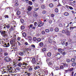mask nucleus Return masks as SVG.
I'll return each instance as SVG.
<instances>
[{
  "mask_svg": "<svg viewBox=\"0 0 76 76\" xmlns=\"http://www.w3.org/2000/svg\"><path fill=\"white\" fill-rule=\"evenodd\" d=\"M28 3L29 4H30V5H32V2H31V1H29L28 2Z\"/></svg>",
  "mask_w": 76,
  "mask_h": 76,
  "instance_id": "39",
  "label": "nucleus"
},
{
  "mask_svg": "<svg viewBox=\"0 0 76 76\" xmlns=\"http://www.w3.org/2000/svg\"><path fill=\"white\" fill-rule=\"evenodd\" d=\"M10 31H13V27L12 26L10 28V29H9Z\"/></svg>",
  "mask_w": 76,
  "mask_h": 76,
  "instance_id": "44",
  "label": "nucleus"
},
{
  "mask_svg": "<svg viewBox=\"0 0 76 76\" xmlns=\"http://www.w3.org/2000/svg\"><path fill=\"white\" fill-rule=\"evenodd\" d=\"M17 15H20V11H18L17 12Z\"/></svg>",
  "mask_w": 76,
  "mask_h": 76,
  "instance_id": "37",
  "label": "nucleus"
},
{
  "mask_svg": "<svg viewBox=\"0 0 76 76\" xmlns=\"http://www.w3.org/2000/svg\"><path fill=\"white\" fill-rule=\"evenodd\" d=\"M37 16H38V15H37V14L36 13H34V17H35V18H36V17H37Z\"/></svg>",
  "mask_w": 76,
  "mask_h": 76,
  "instance_id": "36",
  "label": "nucleus"
},
{
  "mask_svg": "<svg viewBox=\"0 0 76 76\" xmlns=\"http://www.w3.org/2000/svg\"><path fill=\"white\" fill-rule=\"evenodd\" d=\"M63 66H65V67H67L68 66V65L66 64V63H63Z\"/></svg>",
  "mask_w": 76,
  "mask_h": 76,
  "instance_id": "19",
  "label": "nucleus"
},
{
  "mask_svg": "<svg viewBox=\"0 0 76 76\" xmlns=\"http://www.w3.org/2000/svg\"><path fill=\"white\" fill-rule=\"evenodd\" d=\"M29 71H32V68L31 67H30V68H29V69H28Z\"/></svg>",
  "mask_w": 76,
  "mask_h": 76,
  "instance_id": "53",
  "label": "nucleus"
},
{
  "mask_svg": "<svg viewBox=\"0 0 76 76\" xmlns=\"http://www.w3.org/2000/svg\"><path fill=\"white\" fill-rule=\"evenodd\" d=\"M19 54L21 56H23V52H20V53H19Z\"/></svg>",
  "mask_w": 76,
  "mask_h": 76,
  "instance_id": "35",
  "label": "nucleus"
},
{
  "mask_svg": "<svg viewBox=\"0 0 76 76\" xmlns=\"http://www.w3.org/2000/svg\"><path fill=\"white\" fill-rule=\"evenodd\" d=\"M7 68H8V69L9 70L12 69V68L10 66H8L7 67Z\"/></svg>",
  "mask_w": 76,
  "mask_h": 76,
  "instance_id": "22",
  "label": "nucleus"
},
{
  "mask_svg": "<svg viewBox=\"0 0 76 76\" xmlns=\"http://www.w3.org/2000/svg\"><path fill=\"white\" fill-rule=\"evenodd\" d=\"M51 17H52V18H54V14H51Z\"/></svg>",
  "mask_w": 76,
  "mask_h": 76,
  "instance_id": "57",
  "label": "nucleus"
},
{
  "mask_svg": "<svg viewBox=\"0 0 76 76\" xmlns=\"http://www.w3.org/2000/svg\"><path fill=\"white\" fill-rule=\"evenodd\" d=\"M16 70H18V71H20V68L18 67H17L16 69Z\"/></svg>",
  "mask_w": 76,
  "mask_h": 76,
  "instance_id": "47",
  "label": "nucleus"
},
{
  "mask_svg": "<svg viewBox=\"0 0 76 76\" xmlns=\"http://www.w3.org/2000/svg\"><path fill=\"white\" fill-rule=\"evenodd\" d=\"M18 63V61L17 60H15L14 63H15V64H17Z\"/></svg>",
  "mask_w": 76,
  "mask_h": 76,
  "instance_id": "58",
  "label": "nucleus"
},
{
  "mask_svg": "<svg viewBox=\"0 0 76 76\" xmlns=\"http://www.w3.org/2000/svg\"><path fill=\"white\" fill-rule=\"evenodd\" d=\"M31 10H32V8L31 7L28 6V11H31Z\"/></svg>",
  "mask_w": 76,
  "mask_h": 76,
  "instance_id": "20",
  "label": "nucleus"
},
{
  "mask_svg": "<svg viewBox=\"0 0 76 76\" xmlns=\"http://www.w3.org/2000/svg\"><path fill=\"white\" fill-rule=\"evenodd\" d=\"M71 61L72 62H75V59L74 58H72Z\"/></svg>",
  "mask_w": 76,
  "mask_h": 76,
  "instance_id": "31",
  "label": "nucleus"
},
{
  "mask_svg": "<svg viewBox=\"0 0 76 76\" xmlns=\"http://www.w3.org/2000/svg\"><path fill=\"white\" fill-rule=\"evenodd\" d=\"M25 44L26 45H28V42H25Z\"/></svg>",
  "mask_w": 76,
  "mask_h": 76,
  "instance_id": "63",
  "label": "nucleus"
},
{
  "mask_svg": "<svg viewBox=\"0 0 76 76\" xmlns=\"http://www.w3.org/2000/svg\"><path fill=\"white\" fill-rule=\"evenodd\" d=\"M50 31L52 32H53V28L51 27L50 28Z\"/></svg>",
  "mask_w": 76,
  "mask_h": 76,
  "instance_id": "56",
  "label": "nucleus"
},
{
  "mask_svg": "<svg viewBox=\"0 0 76 76\" xmlns=\"http://www.w3.org/2000/svg\"><path fill=\"white\" fill-rule=\"evenodd\" d=\"M53 64V63L51 62H49L48 63V64H49V66H51V65H52V64Z\"/></svg>",
  "mask_w": 76,
  "mask_h": 76,
  "instance_id": "50",
  "label": "nucleus"
},
{
  "mask_svg": "<svg viewBox=\"0 0 76 76\" xmlns=\"http://www.w3.org/2000/svg\"><path fill=\"white\" fill-rule=\"evenodd\" d=\"M20 21L21 22V23H24V20L23 19H21Z\"/></svg>",
  "mask_w": 76,
  "mask_h": 76,
  "instance_id": "41",
  "label": "nucleus"
},
{
  "mask_svg": "<svg viewBox=\"0 0 76 76\" xmlns=\"http://www.w3.org/2000/svg\"><path fill=\"white\" fill-rule=\"evenodd\" d=\"M70 31L67 30L65 32V34L66 35H67L68 36H70Z\"/></svg>",
  "mask_w": 76,
  "mask_h": 76,
  "instance_id": "9",
  "label": "nucleus"
},
{
  "mask_svg": "<svg viewBox=\"0 0 76 76\" xmlns=\"http://www.w3.org/2000/svg\"><path fill=\"white\" fill-rule=\"evenodd\" d=\"M44 72L45 74L46 75H48V70H45L44 71Z\"/></svg>",
  "mask_w": 76,
  "mask_h": 76,
  "instance_id": "18",
  "label": "nucleus"
},
{
  "mask_svg": "<svg viewBox=\"0 0 76 76\" xmlns=\"http://www.w3.org/2000/svg\"><path fill=\"white\" fill-rule=\"evenodd\" d=\"M17 65L18 67H20L22 68L25 67V66H26L28 64L24 62L22 63H20L18 64Z\"/></svg>",
  "mask_w": 76,
  "mask_h": 76,
  "instance_id": "1",
  "label": "nucleus"
},
{
  "mask_svg": "<svg viewBox=\"0 0 76 76\" xmlns=\"http://www.w3.org/2000/svg\"><path fill=\"white\" fill-rule=\"evenodd\" d=\"M4 17L5 18H9V16L7 15H4Z\"/></svg>",
  "mask_w": 76,
  "mask_h": 76,
  "instance_id": "49",
  "label": "nucleus"
},
{
  "mask_svg": "<svg viewBox=\"0 0 76 76\" xmlns=\"http://www.w3.org/2000/svg\"><path fill=\"white\" fill-rule=\"evenodd\" d=\"M48 41L50 42V43H52V41H51V39H49Z\"/></svg>",
  "mask_w": 76,
  "mask_h": 76,
  "instance_id": "55",
  "label": "nucleus"
},
{
  "mask_svg": "<svg viewBox=\"0 0 76 76\" xmlns=\"http://www.w3.org/2000/svg\"><path fill=\"white\" fill-rule=\"evenodd\" d=\"M76 65V63L75 62H73L72 64V66H75Z\"/></svg>",
  "mask_w": 76,
  "mask_h": 76,
  "instance_id": "27",
  "label": "nucleus"
},
{
  "mask_svg": "<svg viewBox=\"0 0 76 76\" xmlns=\"http://www.w3.org/2000/svg\"><path fill=\"white\" fill-rule=\"evenodd\" d=\"M37 22H35L34 23V26L37 27Z\"/></svg>",
  "mask_w": 76,
  "mask_h": 76,
  "instance_id": "46",
  "label": "nucleus"
},
{
  "mask_svg": "<svg viewBox=\"0 0 76 76\" xmlns=\"http://www.w3.org/2000/svg\"><path fill=\"white\" fill-rule=\"evenodd\" d=\"M41 8L42 9H45V5H42L41 6Z\"/></svg>",
  "mask_w": 76,
  "mask_h": 76,
  "instance_id": "14",
  "label": "nucleus"
},
{
  "mask_svg": "<svg viewBox=\"0 0 76 76\" xmlns=\"http://www.w3.org/2000/svg\"><path fill=\"white\" fill-rule=\"evenodd\" d=\"M28 37L29 39V41H32V37L29 36H28Z\"/></svg>",
  "mask_w": 76,
  "mask_h": 76,
  "instance_id": "21",
  "label": "nucleus"
},
{
  "mask_svg": "<svg viewBox=\"0 0 76 76\" xmlns=\"http://www.w3.org/2000/svg\"><path fill=\"white\" fill-rule=\"evenodd\" d=\"M49 24H50V25L51 24V23H52V20H50L49 21Z\"/></svg>",
  "mask_w": 76,
  "mask_h": 76,
  "instance_id": "42",
  "label": "nucleus"
},
{
  "mask_svg": "<svg viewBox=\"0 0 76 76\" xmlns=\"http://www.w3.org/2000/svg\"><path fill=\"white\" fill-rule=\"evenodd\" d=\"M39 45L40 47H43V45H44V44L42 42H41L39 44Z\"/></svg>",
  "mask_w": 76,
  "mask_h": 76,
  "instance_id": "12",
  "label": "nucleus"
},
{
  "mask_svg": "<svg viewBox=\"0 0 76 76\" xmlns=\"http://www.w3.org/2000/svg\"><path fill=\"white\" fill-rule=\"evenodd\" d=\"M16 42V41L15 40H12L10 42V43L11 44H12V47H15L16 46V43L15 42Z\"/></svg>",
  "mask_w": 76,
  "mask_h": 76,
  "instance_id": "2",
  "label": "nucleus"
},
{
  "mask_svg": "<svg viewBox=\"0 0 76 76\" xmlns=\"http://www.w3.org/2000/svg\"><path fill=\"white\" fill-rule=\"evenodd\" d=\"M47 55L48 57H50L51 56V53L50 52H49L47 53Z\"/></svg>",
  "mask_w": 76,
  "mask_h": 76,
  "instance_id": "26",
  "label": "nucleus"
},
{
  "mask_svg": "<svg viewBox=\"0 0 76 76\" xmlns=\"http://www.w3.org/2000/svg\"><path fill=\"white\" fill-rule=\"evenodd\" d=\"M4 60L6 61H7V62H9L10 61L11 59L9 57L7 56L5 58Z\"/></svg>",
  "mask_w": 76,
  "mask_h": 76,
  "instance_id": "3",
  "label": "nucleus"
},
{
  "mask_svg": "<svg viewBox=\"0 0 76 76\" xmlns=\"http://www.w3.org/2000/svg\"><path fill=\"white\" fill-rule=\"evenodd\" d=\"M58 52L60 53H63V51H64V50L62 49L61 48H58Z\"/></svg>",
  "mask_w": 76,
  "mask_h": 76,
  "instance_id": "6",
  "label": "nucleus"
},
{
  "mask_svg": "<svg viewBox=\"0 0 76 76\" xmlns=\"http://www.w3.org/2000/svg\"><path fill=\"white\" fill-rule=\"evenodd\" d=\"M25 27L24 26H23L22 25L20 27V29H21L23 30L25 29Z\"/></svg>",
  "mask_w": 76,
  "mask_h": 76,
  "instance_id": "23",
  "label": "nucleus"
},
{
  "mask_svg": "<svg viewBox=\"0 0 76 76\" xmlns=\"http://www.w3.org/2000/svg\"><path fill=\"white\" fill-rule=\"evenodd\" d=\"M47 13V11L45 10L43 11L42 12V13L43 14V15H44L45 14H46V13Z\"/></svg>",
  "mask_w": 76,
  "mask_h": 76,
  "instance_id": "32",
  "label": "nucleus"
},
{
  "mask_svg": "<svg viewBox=\"0 0 76 76\" xmlns=\"http://www.w3.org/2000/svg\"><path fill=\"white\" fill-rule=\"evenodd\" d=\"M76 28V26H75L74 27H69V29H70V30H73V29L74 28Z\"/></svg>",
  "mask_w": 76,
  "mask_h": 76,
  "instance_id": "17",
  "label": "nucleus"
},
{
  "mask_svg": "<svg viewBox=\"0 0 76 76\" xmlns=\"http://www.w3.org/2000/svg\"><path fill=\"white\" fill-rule=\"evenodd\" d=\"M10 46V44L8 43L7 44V46H5V47H9Z\"/></svg>",
  "mask_w": 76,
  "mask_h": 76,
  "instance_id": "34",
  "label": "nucleus"
},
{
  "mask_svg": "<svg viewBox=\"0 0 76 76\" xmlns=\"http://www.w3.org/2000/svg\"><path fill=\"white\" fill-rule=\"evenodd\" d=\"M26 75H27L28 76H29L31 75V74H30V73H27Z\"/></svg>",
  "mask_w": 76,
  "mask_h": 76,
  "instance_id": "52",
  "label": "nucleus"
},
{
  "mask_svg": "<svg viewBox=\"0 0 76 76\" xmlns=\"http://www.w3.org/2000/svg\"><path fill=\"white\" fill-rule=\"evenodd\" d=\"M33 40L34 41H36L37 40V38L36 37H34L33 38Z\"/></svg>",
  "mask_w": 76,
  "mask_h": 76,
  "instance_id": "30",
  "label": "nucleus"
},
{
  "mask_svg": "<svg viewBox=\"0 0 76 76\" xmlns=\"http://www.w3.org/2000/svg\"><path fill=\"white\" fill-rule=\"evenodd\" d=\"M42 51H45L47 50V48L46 46H44L42 48Z\"/></svg>",
  "mask_w": 76,
  "mask_h": 76,
  "instance_id": "7",
  "label": "nucleus"
},
{
  "mask_svg": "<svg viewBox=\"0 0 76 76\" xmlns=\"http://www.w3.org/2000/svg\"><path fill=\"white\" fill-rule=\"evenodd\" d=\"M18 6H19V1L17 0H15L14 7H18Z\"/></svg>",
  "mask_w": 76,
  "mask_h": 76,
  "instance_id": "4",
  "label": "nucleus"
},
{
  "mask_svg": "<svg viewBox=\"0 0 76 76\" xmlns=\"http://www.w3.org/2000/svg\"><path fill=\"white\" fill-rule=\"evenodd\" d=\"M59 30V29H58V28H56L55 29V31H56V32H58Z\"/></svg>",
  "mask_w": 76,
  "mask_h": 76,
  "instance_id": "28",
  "label": "nucleus"
},
{
  "mask_svg": "<svg viewBox=\"0 0 76 76\" xmlns=\"http://www.w3.org/2000/svg\"><path fill=\"white\" fill-rule=\"evenodd\" d=\"M44 23H40V24L38 25V26H39V27H41L42 26H43V25H44Z\"/></svg>",
  "mask_w": 76,
  "mask_h": 76,
  "instance_id": "15",
  "label": "nucleus"
},
{
  "mask_svg": "<svg viewBox=\"0 0 76 76\" xmlns=\"http://www.w3.org/2000/svg\"><path fill=\"white\" fill-rule=\"evenodd\" d=\"M23 36L24 37H25L26 36V34L25 33H23Z\"/></svg>",
  "mask_w": 76,
  "mask_h": 76,
  "instance_id": "38",
  "label": "nucleus"
},
{
  "mask_svg": "<svg viewBox=\"0 0 76 76\" xmlns=\"http://www.w3.org/2000/svg\"><path fill=\"white\" fill-rule=\"evenodd\" d=\"M55 12H56V13H58V8H56L55 9Z\"/></svg>",
  "mask_w": 76,
  "mask_h": 76,
  "instance_id": "24",
  "label": "nucleus"
},
{
  "mask_svg": "<svg viewBox=\"0 0 76 76\" xmlns=\"http://www.w3.org/2000/svg\"><path fill=\"white\" fill-rule=\"evenodd\" d=\"M10 25L8 24L6 26H5L7 28V29H9L10 28Z\"/></svg>",
  "mask_w": 76,
  "mask_h": 76,
  "instance_id": "33",
  "label": "nucleus"
},
{
  "mask_svg": "<svg viewBox=\"0 0 76 76\" xmlns=\"http://www.w3.org/2000/svg\"><path fill=\"white\" fill-rule=\"evenodd\" d=\"M65 39H63L61 42V44L62 45H64L65 44Z\"/></svg>",
  "mask_w": 76,
  "mask_h": 76,
  "instance_id": "10",
  "label": "nucleus"
},
{
  "mask_svg": "<svg viewBox=\"0 0 76 76\" xmlns=\"http://www.w3.org/2000/svg\"><path fill=\"white\" fill-rule=\"evenodd\" d=\"M4 56H7V55H8V53H4Z\"/></svg>",
  "mask_w": 76,
  "mask_h": 76,
  "instance_id": "59",
  "label": "nucleus"
},
{
  "mask_svg": "<svg viewBox=\"0 0 76 76\" xmlns=\"http://www.w3.org/2000/svg\"><path fill=\"white\" fill-rule=\"evenodd\" d=\"M66 61L67 62V63H70V60L68 59L66 60Z\"/></svg>",
  "mask_w": 76,
  "mask_h": 76,
  "instance_id": "43",
  "label": "nucleus"
},
{
  "mask_svg": "<svg viewBox=\"0 0 76 76\" xmlns=\"http://www.w3.org/2000/svg\"><path fill=\"white\" fill-rule=\"evenodd\" d=\"M64 15L65 16H67L69 15V13L67 12H66L64 13Z\"/></svg>",
  "mask_w": 76,
  "mask_h": 76,
  "instance_id": "8",
  "label": "nucleus"
},
{
  "mask_svg": "<svg viewBox=\"0 0 76 76\" xmlns=\"http://www.w3.org/2000/svg\"><path fill=\"white\" fill-rule=\"evenodd\" d=\"M45 32H47V33H48V32H50V30H49V29H46L45 30Z\"/></svg>",
  "mask_w": 76,
  "mask_h": 76,
  "instance_id": "29",
  "label": "nucleus"
},
{
  "mask_svg": "<svg viewBox=\"0 0 76 76\" xmlns=\"http://www.w3.org/2000/svg\"><path fill=\"white\" fill-rule=\"evenodd\" d=\"M12 7H7L5 8V10H8V11H9L10 10V9H12Z\"/></svg>",
  "mask_w": 76,
  "mask_h": 76,
  "instance_id": "11",
  "label": "nucleus"
},
{
  "mask_svg": "<svg viewBox=\"0 0 76 76\" xmlns=\"http://www.w3.org/2000/svg\"><path fill=\"white\" fill-rule=\"evenodd\" d=\"M31 63L33 64H35V63H36V61H35V58H33L32 59V60L31 61Z\"/></svg>",
  "mask_w": 76,
  "mask_h": 76,
  "instance_id": "5",
  "label": "nucleus"
},
{
  "mask_svg": "<svg viewBox=\"0 0 76 76\" xmlns=\"http://www.w3.org/2000/svg\"><path fill=\"white\" fill-rule=\"evenodd\" d=\"M19 59H18V61H20V60H22V58L20 57H19Z\"/></svg>",
  "mask_w": 76,
  "mask_h": 76,
  "instance_id": "40",
  "label": "nucleus"
},
{
  "mask_svg": "<svg viewBox=\"0 0 76 76\" xmlns=\"http://www.w3.org/2000/svg\"><path fill=\"white\" fill-rule=\"evenodd\" d=\"M29 49H30L29 48H26V51H29Z\"/></svg>",
  "mask_w": 76,
  "mask_h": 76,
  "instance_id": "64",
  "label": "nucleus"
},
{
  "mask_svg": "<svg viewBox=\"0 0 76 76\" xmlns=\"http://www.w3.org/2000/svg\"><path fill=\"white\" fill-rule=\"evenodd\" d=\"M41 41V38H38L37 39V42H40Z\"/></svg>",
  "mask_w": 76,
  "mask_h": 76,
  "instance_id": "25",
  "label": "nucleus"
},
{
  "mask_svg": "<svg viewBox=\"0 0 76 76\" xmlns=\"http://www.w3.org/2000/svg\"><path fill=\"white\" fill-rule=\"evenodd\" d=\"M69 8L70 10H73V8L72 7L69 6Z\"/></svg>",
  "mask_w": 76,
  "mask_h": 76,
  "instance_id": "51",
  "label": "nucleus"
},
{
  "mask_svg": "<svg viewBox=\"0 0 76 76\" xmlns=\"http://www.w3.org/2000/svg\"><path fill=\"white\" fill-rule=\"evenodd\" d=\"M45 31H42V34H45Z\"/></svg>",
  "mask_w": 76,
  "mask_h": 76,
  "instance_id": "62",
  "label": "nucleus"
},
{
  "mask_svg": "<svg viewBox=\"0 0 76 76\" xmlns=\"http://www.w3.org/2000/svg\"><path fill=\"white\" fill-rule=\"evenodd\" d=\"M73 68H71L69 69L70 72H72V71H73Z\"/></svg>",
  "mask_w": 76,
  "mask_h": 76,
  "instance_id": "48",
  "label": "nucleus"
},
{
  "mask_svg": "<svg viewBox=\"0 0 76 76\" xmlns=\"http://www.w3.org/2000/svg\"><path fill=\"white\" fill-rule=\"evenodd\" d=\"M40 68V67H39V66H36L34 67V69H35V70H37V69H39Z\"/></svg>",
  "mask_w": 76,
  "mask_h": 76,
  "instance_id": "16",
  "label": "nucleus"
},
{
  "mask_svg": "<svg viewBox=\"0 0 76 76\" xmlns=\"http://www.w3.org/2000/svg\"><path fill=\"white\" fill-rule=\"evenodd\" d=\"M36 26H34V27H32V29H35V28H36Z\"/></svg>",
  "mask_w": 76,
  "mask_h": 76,
  "instance_id": "60",
  "label": "nucleus"
},
{
  "mask_svg": "<svg viewBox=\"0 0 76 76\" xmlns=\"http://www.w3.org/2000/svg\"><path fill=\"white\" fill-rule=\"evenodd\" d=\"M66 31H65L64 30H63L62 31V34H64L65 33H66Z\"/></svg>",
  "mask_w": 76,
  "mask_h": 76,
  "instance_id": "54",
  "label": "nucleus"
},
{
  "mask_svg": "<svg viewBox=\"0 0 76 76\" xmlns=\"http://www.w3.org/2000/svg\"><path fill=\"white\" fill-rule=\"evenodd\" d=\"M33 26V24H30L29 25V28H32V26Z\"/></svg>",
  "mask_w": 76,
  "mask_h": 76,
  "instance_id": "61",
  "label": "nucleus"
},
{
  "mask_svg": "<svg viewBox=\"0 0 76 76\" xmlns=\"http://www.w3.org/2000/svg\"><path fill=\"white\" fill-rule=\"evenodd\" d=\"M49 7H50L52 8V7H53L54 6V5L53 3H50L49 4Z\"/></svg>",
  "mask_w": 76,
  "mask_h": 76,
  "instance_id": "13",
  "label": "nucleus"
},
{
  "mask_svg": "<svg viewBox=\"0 0 76 76\" xmlns=\"http://www.w3.org/2000/svg\"><path fill=\"white\" fill-rule=\"evenodd\" d=\"M38 76H44L43 75V74H42V73H40V74H39L38 75Z\"/></svg>",
  "mask_w": 76,
  "mask_h": 76,
  "instance_id": "45",
  "label": "nucleus"
}]
</instances>
